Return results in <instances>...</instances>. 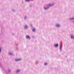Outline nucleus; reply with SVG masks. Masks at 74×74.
<instances>
[{"label":"nucleus","instance_id":"obj_1","mask_svg":"<svg viewBox=\"0 0 74 74\" xmlns=\"http://www.w3.org/2000/svg\"><path fill=\"white\" fill-rule=\"evenodd\" d=\"M22 59H15V61H19V60H21Z\"/></svg>","mask_w":74,"mask_h":74},{"label":"nucleus","instance_id":"obj_2","mask_svg":"<svg viewBox=\"0 0 74 74\" xmlns=\"http://www.w3.org/2000/svg\"><path fill=\"white\" fill-rule=\"evenodd\" d=\"M54 46H55V47H58V44H57L55 45H54Z\"/></svg>","mask_w":74,"mask_h":74},{"label":"nucleus","instance_id":"obj_3","mask_svg":"<svg viewBox=\"0 0 74 74\" xmlns=\"http://www.w3.org/2000/svg\"><path fill=\"white\" fill-rule=\"evenodd\" d=\"M71 38H73V39H74V36H73V35H71Z\"/></svg>","mask_w":74,"mask_h":74},{"label":"nucleus","instance_id":"obj_4","mask_svg":"<svg viewBox=\"0 0 74 74\" xmlns=\"http://www.w3.org/2000/svg\"><path fill=\"white\" fill-rule=\"evenodd\" d=\"M26 37L27 38H29V39H30V36H27Z\"/></svg>","mask_w":74,"mask_h":74},{"label":"nucleus","instance_id":"obj_5","mask_svg":"<svg viewBox=\"0 0 74 74\" xmlns=\"http://www.w3.org/2000/svg\"><path fill=\"white\" fill-rule=\"evenodd\" d=\"M56 26L57 27H60V25L59 24H57L56 25Z\"/></svg>","mask_w":74,"mask_h":74},{"label":"nucleus","instance_id":"obj_6","mask_svg":"<svg viewBox=\"0 0 74 74\" xmlns=\"http://www.w3.org/2000/svg\"><path fill=\"white\" fill-rule=\"evenodd\" d=\"M33 32H35L36 31V29H35L34 28L32 29Z\"/></svg>","mask_w":74,"mask_h":74},{"label":"nucleus","instance_id":"obj_7","mask_svg":"<svg viewBox=\"0 0 74 74\" xmlns=\"http://www.w3.org/2000/svg\"><path fill=\"white\" fill-rule=\"evenodd\" d=\"M27 26L26 25H25V29H27Z\"/></svg>","mask_w":74,"mask_h":74},{"label":"nucleus","instance_id":"obj_8","mask_svg":"<svg viewBox=\"0 0 74 74\" xmlns=\"http://www.w3.org/2000/svg\"><path fill=\"white\" fill-rule=\"evenodd\" d=\"M62 47V45H60V50H62V49H61Z\"/></svg>","mask_w":74,"mask_h":74},{"label":"nucleus","instance_id":"obj_9","mask_svg":"<svg viewBox=\"0 0 74 74\" xmlns=\"http://www.w3.org/2000/svg\"><path fill=\"white\" fill-rule=\"evenodd\" d=\"M19 71H20V70L19 69H18L17 71V73H18L19 72Z\"/></svg>","mask_w":74,"mask_h":74},{"label":"nucleus","instance_id":"obj_10","mask_svg":"<svg viewBox=\"0 0 74 74\" xmlns=\"http://www.w3.org/2000/svg\"><path fill=\"white\" fill-rule=\"evenodd\" d=\"M53 5L51 4H49V6H52Z\"/></svg>","mask_w":74,"mask_h":74},{"label":"nucleus","instance_id":"obj_11","mask_svg":"<svg viewBox=\"0 0 74 74\" xmlns=\"http://www.w3.org/2000/svg\"><path fill=\"white\" fill-rule=\"evenodd\" d=\"M30 0H25V1H27V2H28V1H29Z\"/></svg>","mask_w":74,"mask_h":74},{"label":"nucleus","instance_id":"obj_12","mask_svg":"<svg viewBox=\"0 0 74 74\" xmlns=\"http://www.w3.org/2000/svg\"><path fill=\"white\" fill-rule=\"evenodd\" d=\"M1 49H2V48L1 47V48H0V52H1Z\"/></svg>","mask_w":74,"mask_h":74},{"label":"nucleus","instance_id":"obj_13","mask_svg":"<svg viewBox=\"0 0 74 74\" xmlns=\"http://www.w3.org/2000/svg\"><path fill=\"white\" fill-rule=\"evenodd\" d=\"M9 55H12V53H9Z\"/></svg>","mask_w":74,"mask_h":74},{"label":"nucleus","instance_id":"obj_14","mask_svg":"<svg viewBox=\"0 0 74 74\" xmlns=\"http://www.w3.org/2000/svg\"><path fill=\"white\" fill-rule=\"evenodd\" d=\"M44 8L45 10H47V9H48V8H45L44 7Z\"/></svg>","mask_w":74,"mask_h":74},{"label":"nucleus","instance_id":"obj_15","mask_svg":"<svg viewBox=\"0 0 74 74\" xmlns=\"http://www.w3.org/2000/svg\"><path fill=\"white\" fill-rule=\"evenodd\" d=\"M70 20H73V19H74V18H71L70 19Z\"/></svg>","mask_w":74,"mask_h":74},{"label":"nucleus","instance_id":"obj_16","mask_svg":"<svg viewBox=\"0 0 74 74\" xmlns=\"http://www.w3.org/2000/svg\"><path fill=\"white\" fill-rule=\"evenodd\" d=\"M47 64H48L47 63H45V65H47Z\"/></svg>","mask_w":74,"mask_h":74},{"label":"nucleus","instance_id":"obj_17","mask_svg":"<svg viewBox=\"0 0 74 74\" xmlns=\"http://www.w3.org/2000/svg\"><path fill=\"white\" fill-rule=\"evenodd\" d=\"M26 16L25 17V19H26Z\"/></svg>","mask_w":74,"mask_h":74}]
</instances>
